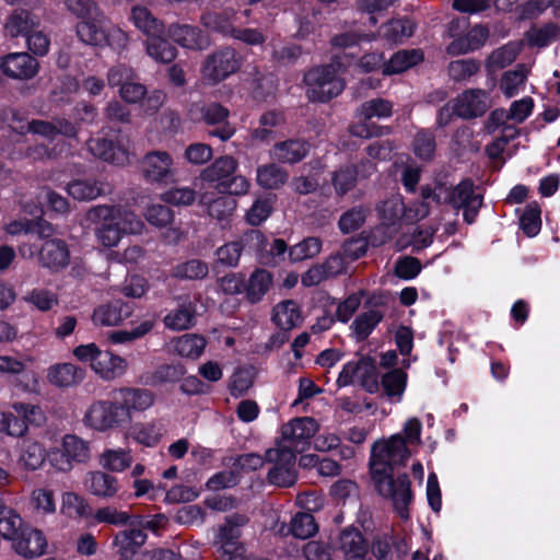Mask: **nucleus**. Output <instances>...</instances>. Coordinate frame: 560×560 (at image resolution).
Listing matches in <instances>:
<instances>
[{
	"instance_id": "obj_1",
	"label": "nucleus",
	"mask_w": 560,
	"mask_h": 560,
	"mask_svg": "<svg viewBox=\"0 0 560 560\" xmlns=\"http://www.w3.org/2000/svg\"><path fill=\"white\" fill-rule=\"evenodd\" d=\"M422 424L418 418L408 419L401 433L377 441L371 450V472L378 493L389 498L401 518H408L407 506L412 500L407 475L394 478L390 474L404 466L411 456V448L421 443Z\"/></svg>"
},
{
	"instance_id": "obj_2",
	"label": "nucleus",
	"mask_w": 560,
	"mask_h": 560,
	"mask_svg": "<svg viewBox=\"0 0 560 560\" xmlns=\"http://www.w3.org/2000/svg\"><path fill=\"white\" fill-rule=\"evenodd\" d=\"M86 220L98 225L94 233L104 247L116 246L126 234H141L145 226L133 211L106 205L92 207Z\"/></svg>"
},
{
	"instance_id": "obj_3",
	"label": "nucleus",
	"mask_w": 560,
	"mask_h": 560,
	"mask_svg": "<svg viewBox=\"0 0 560 560\" xmlns=\"http://www.w3.org/2000/svg\"><path fill=\"white\" fill-rule=\"evenodd\" d=\"M423 199L432 198L438 203H448L455 209H463L464 220L471 224L475 222L482 205V196L475 191L474 183L464 179L456 186H448L445 183H435L434 187H422Z\"/></svg>"
},
{
	"instance_id": "obj_4",
	"label": "nucleus",
	"mask_w": 560,
	"mask_h": 560,
	"mask_svg": "<svg viewBox=\"0 0 560 560\" xmlns=\"http://www.w3.org/2000/svg\"><path fill=\"white\" fill-rule=\"evenodd\" d=\"M72 353L80 362L88 363L91 370L106 382L122 377L129 368L125 358L108 350H101L94 342L80 345Z\"/></svg>"
},
{
	"instance_id": "obj_5",
	"label": "nucleus",
	"mask_w": 560,
	"mask_h": 560,
	"mask_svg": "<svg viewBox=\"0 0 560 560\" xmlns=\"http://www.w3.org/2000/svg\"><path fill=\"white\" fill-rule=\"evenodd\" d=\"M75 32L79 39L86 45H108L122 49L128 43V35L119 27L109 24L102 11L80 21L75 25Z\"/></svg>"
},
{
	"instance_id": "obj_6",
	"label": "nucleus",
	"mask_w": 560,
	"mask_h": 560,
	"mask_svg": "<svg viewBox=\"0 0 560 560\" xmlns=\"http://www.w3.org/2000/svg\"><path fill=\"white\" fill-rule=\"evenodd\" d=\"M341 63L332 62L311 69L304 75L306 95L313 102H327L338 96L345 89V82L339 77Z\"/></svg>"
},
{
	"instance_id": "obj_7",
	"label": "nucleus",
	"mask_w": 560,
	"mask_h": 560,
	"mask_svg": "<svg viewBox=\"0 0 560 560\" xmlns=\"http://www.w3.org/2000/svg\"><path fill=\"white\" fill-rule=\"evenodd\" d=\"M91 458L90 442L75 434H66L59 447L49 451V465L58 472H69L75 465Z\"/></svg>"
},
{
	"instance_id": "obj_8",
	"label": "nucleus",
	"mask_w": 560,
	"mask_h": 560,
	"mask_svg": "<svg viewBox=\"0 0 560 560\" xmlns=\"http://www.w3.org/2000/svg\"><path fill=\"white\" fill-rule=\"evenodd\" d=\"M318 430L319 425L314 418H294L281 427V436L275 448L296 456L308 447L311 439Z\"/></svg>"
},
{
	"instance_id": "obj_9",
	"label": "nucleus",
	"mask_w": 560,
	"mask_h": 560,
	"mask_svg": "<svg viewBox=\"0 0 560 560\" xmlns=\"http://www.w3.org/2000/svg\"><path fill=\"white\" fill-rule=\"evenodd\" d=\"M241 58L231 47H225L209 55L201 68L203 80L215 84L225 80L241 68Z\"/></svg>"
},
{
	"instance_id": "obj_10",
	"label": "nucleus",
	"mask_w": 560,
	"mask_h": 560,
	"mask_svg": "<svg viewBox=\"0 0 560 560\" xmlns=\"http://www.w3.org/2000/svg\"><path fill=\"white\" fill-rule=\"evenodd\" d=\"M82 421L85 427L100 433L112 431L124 424L114 399L94 400L85 409Z\"/></svg>"
},
{
	"instance_id": "obj_11",
	"label": "nucleus",
	"mask_w": 560,
	"mask_h": 560,
	"mask_svg": "<svg viewBox=\"0 0 560 560\" xmlns=\"http://www.w3.org/2000/svg\"><path fill=\"white\" fill-rule=\"evenodd\" d=\"M359 383L366 392L373 394L378 390L376 368L370 359H359L346 363L337 378L339 387Z\"/></svg>"
},
{
	"instance_id": "obj_12",
	"label": "nucleus",
	"mask_w": 560,
	"mask_h": 560,
	"mask_svg": "<svg viewBox=\"0 0 560 560\" xmlns=\"http://www.w3.org/2000/svg\"><path fill=\"white\" fill-rule=\"evenodd\" d=\"M12 119L10 126L20 133L32 132L46 139L54 140L58 135L73 138L77 136L75 126L66 119H54L52 121L33 119L22 125V119L18 114L11 110Z\"/></svg>"
},
{
	"instance_id": "obj_13",
	"label": "nucleus",
	"mask_w": 560,
	"mask_h": 560,
	"mask_svg": "<svg viewBox=\"0 0 560 560\" xmlns=\"http://www.w3.org/2000/svg\"><path fill=\"white\" fill-rule=\"evenodd\" d=\"M124 423L130 422L133 412L148 410L154 404L152 392L136 387H120L113 397Z\"/></svg>"
},
{
	"instance_id": "obj_14",
	"label": "nucleus",
	"mask_w": 560,
	"mask_h": 560,
	"mask_svg": "<svg viewBox=\"0 0 560 560\" xmlns=\"http://www.w3.org/2000/svg\"><path fill=\"white\" fill-rule=\"evenodd\" d=\"M492 106L489 92L481 89H468L453 101L455 115L464 119H471L485 115Z\"/></svg>"
},
{
	"instance_id": "obj_15",
	"label": "nucleus",
	"mask_w": 560,
	"mask_h": 560,
	"mask_svg": "<svg viewBox=\"0 0 560 560\" xmlns=\"http://www.w3.org/2000/svg\"><path fill=\"white\" fill-rule=\"evenodd\" d=\"M266 460L273 464L268 472V479L271 483L279 487H290L295 482L296 456L293 453L270 448L266 452Z\"/></svg>"
},
{
	"instance_id": "obj_16",
	"label": "nucleus",
	"mask_w": 560,
	"mask_h": 560,
	"mask_svg": "<svg viewBox=\"0 0 560 560\" xmlns=\"http://www.w3.org/2000/svg\"><path fill=\"white\" fill-rule=\"evenodd\" d=\"M335 547L342 553L343 560H371L368 556L369 544L357 527L343 528L335 540Z\"/></svg>"
},
{
	"instance_id": "obj_17",
	"label": "nucleus",
	"mask_w": 560,
	"mask_h": 560,
	"mask_svg": "<svg viewBox=\"0 0 560 560\" xmlns=\"http://www.w3.org/2000/svg\"><path fill=\"white\" fill-rule=\"evenodd\" d=\"M141 173L152 183L171 179L175 174L173 158L165 151L149 152L141 161Z\"/></svg>"
},
{
	"instance_id": "obj_18",
	"label": "nucleus",
	"mask_w": 560,
	"mask_h": 560,
	"mask_svg": "<svg viewBox=\"0 0 560 560\" xmlns=\"http://www.w3.org/2000/svg\"><path fill=\"white\" fill-rule=\"evenodd\" d=\"M2 73L11 79L30 80L39 70V62L27 52H11L0 59Z\"/></svg>"
},
{
	"instance_id": "obj_19",
	"label": "nucleus",
	"mask_w": 560,
	"mask_h": 560,
	"mask_svg": "<svg viewBox=\"0 0 560 560\" xmlns=\"http://www.w3.org/2000/svg\"><path fill=\"white\" fill-rule=\"evenodd\" d=\"M16 453V466L24 472L37 471L49 460V451L34 439H24L18 445Z\"/></svg>"
},
{
	"instance_id": "obj_20",
	"label": "nucleus",
	"mask_w": 560,
	"mask_h": 560,
	"mask_svg": "<svg viewBox=\"0 0 560 560\" xmlns=\"http://www.w3.org/2000/svg\"><path fill=\"white\" fill-rule=\"evenodd\" d=\"M38 262L52 272H58L70 262V253L67 244L58 238L45 241L38 252Z\"/></svg>"
},
{
	"instance_id": "obj_21",
	"label": "nucleus",
	"mask_w": 560,
	"mask_h": 560,
	"mask_svg": "<svg viewBox=\"0 0 560 560\" xmlns=\"http://www.w3.org/2000/svg\"><path fill=\"white\" fill-rule=\"evenodd\" d=\"M84 487L92 495L100 499H113L119 490L118 479L106 470L89 471L84 478Z\"/></svg>"
},
{
	"instance_id": "obj_22",
	"label": "nucleus",
	"mask_w": 560,
	"mask_h": 560,
	"mask_svg": "<svg viewBox=\"0 0 560 560\" xmlns=\"http://www.w3.org/2000/svg\"><path fill=\"white\" fill-rule=\"evenodd\" d=\"M133 307L124 301H114L96 307L92 315L94 325L108 327L118 326L131 316Z\"/></svg>"
},
{
	"instance_id": "obj_23",
	"label": "nucleus",
	"mask_w": 560,
	"mask_h": 560,
	"mask_svg": "<svg viewBox=\"0 0 560 560\" xmlns=\"http://www.w3.org/2000/svg\"><path fill=\"white\" fill-rule=\"evenodd\" d=\"M85 377L82 368L70 363H56L48 368L46 378L48 383L58 388H69L79 385Z\"/></svg>"
},
{
	"instance_id": "obj_24",
	"label": "nucleus",
	"mask_w": 560,
	"mask_h": 560,
	"mask_svg": "<svg viewBox=\"0 0 560 560\" xmlns=\"http://www.w3.org/2000/svg\"><path fill=\"white\" fill-rule=\"evenodd\" d=\"M168 36L184 48L202 50L209 46V39L201 31L187 24H172L167 30Z\"/></svg>"
},
{
	"instance_id": "obj_25",
	"label": "nucleus",
	"mask_w": 560,
	"mask_h": 560,
	"mask_svg": "<svg viewBox=\"0 0 560 560\" xmlns=\"http://www.w3.org/2000/svg\"><path fill=\"white\" fill-rule=\"evenodd\" d=\"M310 147L305 141L289 139L273 144L269 156L283 164H295L302 161L308 153Z\"/></svg>"
},
{
	"instance_id": "obj_26",
	"label": "nucleus",
	"mask_w": 560,
	"mask_h": 560,
	"mask_svg": "<svg viewBox=\"0 0 560 560\" xmlns=\"http://www.w3.org/2000/svg\"><path fill=\"white\" fill-rule=\"evenodd\" d=\"M489 37V30L482 25H475L464 36L455 38L447 47L446 52L451 56L465 55L482 47Z\"/></svg>"
},
{
	"instance_id": "obj_27",
	"label": "nucleus",
	"mask_w": 560,
	"mask_h": 560,
	"mask_svg": "<svg viewBox=\"0 0 560 560\" xmlns=\"http://www.w3.org/2000/svg\"><path fill=\"white\" fill-rule=\"evenodd\" d=\"M196 319V301L180 298L178 306L164 317V324L173 330H185L194 326Z\"/></svg>"
},
{
	"instance_id": "obj_28",
	"label": "nucleus",
	"mask_w": 560,
	"mask_h": 560,
	"mask_svg": "<svg viewBox=\"0 0 560 560\" xmlns=\"http://www.w3.org/2000/svg\"><path fill=\"white\" fill-rule=\"evenodd\" d=\"M109 185L95 178H78L67 185V192L79 201H89L108 192Z\"/></svg>"
},
{
	"instance_id": "obj_29",
	"label": "nucleus",
	"mask_w": 560,
	"mask_h": 560,
	"mask_svg": "<svg viewBox=\"0 0 560 560\" xmlns=\"http://www.w3.org/2000/svg\"><path fill=\"white\" fill-rule=\"evenodd\" d=\"M47 541L43 533L34 528H25L14 539L15 551L25 557L34 558L45 552Z\"/></svg>"
},
{
	"instance_id": "obj_30",
	"label": "nucleus",
	"mask_w": 560,
	"mask_h": 560,
	"mask_svg": "<svg viewBox=\"0 0 560 560\" xmlns=\"http://www.w3.org/2000/svg\"><path fill=\"white\" fill-rule=\"evenodd\" d=\"M238 532L229 526H221L215 539L219 546L218 552L222 560H243L245 555L244 546L237 540Z\"/></svg>"
},
{
	"instance_id": "obj_31",
	"label": "nucleus",
	"mask_w": 560,
	"mask_h": 560,
	"mask_svg": "<svg viewBox=\"0 0 560 560\" xmlns=\"http://www.w3.org/2000/svg\"><path fill=\"white\" fill-rule=\"evenodd\" d=\"M284 116L280 112H266L259 118V126L252 130L253 142L269 143L278 138V129L284 125Z\"/></svg>"
},
{
	"instance_id": "obj_32",
	"label": "nucleus",
	"mask_w": 560,
	"mask_h": 560,
	"mask_svg": "<svg viewBox=\"0 0 560 560\" xmlns=\"http://www.w3.org/2000/svg\"><path fill=\"white\" fill-rule=\"evenodd\" d=\"M39 27V20L26 10H14L5 20V34L12 38L27 37Z\"/></svg>"
},
{
	"instance_id": "obj_33",
	"label": "nucleus",
	"mask_w": 560,
	"mask_h": 560,
	"mask_svg": "<svg viewBox=\"0 0 560 560\" xmlns=\"http://www.w3.org/2000/svg\"><path fill=\"white\" fill-rule=\"evenodd\" d=\"M89 151L95 156L116 165L129 162L128 151L120 145H115L106 139L95 138L88 141Z\"/></svg>"
},
{
	"instance_id": "obj_34",
	"label": "nucleus",
	"mask_w": 560,
	"mask_h": 560,
	"mask_svg": "<svg viewBox=\"0 0 560 560\" xmlns=\"http://www.w3.org/2000/svg\"><path fill=\"white\" fill-rule=\"evenodd\" d=\"M147 534L139 528L118 532L113 539V545L120 558L131 559L137 550L145 542Z\"/></svg>"
},
{
	"instance_id": "obj_35",
	"label": "nucleus",
	"mask_w": 560,
	"mask_h": 560,
	"mask_svg": "<svg viewBox=\"0 0 560 560\" xmlns=\"http://www.w3.org/2000/svg\"><path fill=\"white\" fill-rule=\"evenodd\" d=\"M201 23L205 27L232 36L235 31L236 11L233 8H225L221 11H208L201 15Z\"/></svg>"
},
{
	"instance_id": "obj_36",
	"label": "nucleus",
	"mask_w": 560,
	"mask_h": 560,
	"mask_svg": "<svg viewBox=\"0 0 560 560\" xmlns=\"http://www.w3.org/2000/svg\"><path fill=\"white\" fill-rule=\"evenodd\" d=\"M237 161L232 156L217 159L210 166L206 167L201 177L203 180L215 183L218 189L236 172Z\"/></svg>"
},
{
	"instance_id": "obj_37",
	"label": "nucleus",
	"mask_w": 560,
	"mask_h": 560,
	"mask_svg": "<svg viewBox=\"0 0 560 560\" xmlns=\"http://www.w3.org/2000/svg\"><path fill=\"white\" fill-rule=\"evenodd\" d=\"M133 457L129 448H105L98 456L100 466L108 472H122L131 467Z\"/></svg>"
},
{
	"instance_id": "obj_38",
	"label": "nucleus",
	"mask_w": 560,
	"mask_h": 560,
	"mask_svg": "<svg viewBox=\"0 0 560 560\" xmlns=\"http://www.w3.org/2000/svg\"><path fill=\"white\" fill-rule=\"evenodd\" d=\"M423 60V52L420 49H402L395 52L390 59L383 65V74L393 75L401 73Z\"/></svg>"
},
{
	"instance_id": "obj_39",
	"label": "nucleus",
	"mask_w": 560,
	"mask_h": 560,
	"mask_svg": "<svg viewBox=\"0 0 560 560\" xmlns=\"http://www.w3.org/2000/svg\"><path fill=\"white\" fill-rule=\"evenodd\" d=\"M273 322L283 330H290L302 323L300 306L292 300L278 303L273 308Z\"/></svg>"
},
{
	"instance_id": "obj_40",
	"label": "nucleus",
	"mask_w": 560,
	"mask_h": 560,
	"mask_svg": "<svg viewBox=\"0 0 560 560\" xmlns=\"http://www.w3.org/2000/svg\"><path fill=\"white\" fill-rule=\"evenodd\" d=\"M289 179V173L276 163H268L257 167V184L265 189H278Z\"/></svg>"
},
{
	"instance_id": "obj_41",
	"label": "nucleus",
	"mask_w": 560,
	"mask_h": 560,
	"mask_svg": "<svg viewBox=\"0 0 560 560\" xmlns=\"http://www.w3.org/2000/svg\"><path fill=\"white\" fill-rule=\"evenodd\" d=\"M162 34H153L145 39L147 54L156 62H172L177 55V49Z\"/></svg>"
},
{
	"instance_id": "obj_42",
	"label": "nucleus",
	"mask_w": 560,
	"mask_h": 560,
	"mask_svg": "<svg viewBox=\"0 0 560 560\" xmlns=\"http://www.w3.org/2000/svg\"><path fill=\"white\" fill-rule=\"evenodd\" d=\"M317 529L318 527L313 515L300 512L292 517L290 527L285 530V525L282 524L279 533L283 535L291 533L296 538L306 539L313 536Z\"/></svg>"
},
{
	"instance_id": "obj_43",
	"label": "nucleus",
	"mask_w": 560,
	"mask_h": 560,
	"mask_svg": "<svg viewBox=\"0 0 560 560\" xmlns=\"http://www.w3.org/2000/svg\"><path fill=\"white\" fill-rule=\"evenodd\" d=\"M126 436L141 445L152 447L159 443L162 433L155 422H137L130 427Z\"/></svg>"
},
{
	"instance_id": "obj_44",
	"label": "nucleus",
	"mask_w": 560,
	"mask_h": 560,
	"mask_svg": "<svg viewBox=\"0 0 560 560\" xmlns=\"http://www.w3.org/2000/svg\"><path fill=\"white\" fill-rule=\"evenodd\" d=\"M23 529V520L20 514L4 503L0 506V536L14 540Z\"/></svg>"
},
{
	"instance_id": "obj_45",
	"label": "nucleus",
	"mask_w": 560,
	"mask_h": 560,
	"mask_svg": "<svg viewBox=\"0 0 560 560\" xmlns=\"http://www.w3.org/2000/svg\"><path fill=\"white\" fill-rule=\"evenodd\" d=\"M406 385L407 374L400 369L392 370L382 377V387L385 395L395 402L401 400Z\"/></svg>"
},
{
	"instance_id": "obj_46",
	"label": "nucleus",
	"mask_w": 560,
	"mask_h": 560,
	"mask_svg": "<svg viewBox=\"0 0 560 560\" xmlns=\"http://www.w3.org/2000/svg\"><path fill=\"white\" fill-rule=\"evenodd\" d=\"M207 341L200 335L186 334L174 340L175 351L185 358L197 359L206 348Z\"/></svg>"
},
{
	"instance_id": "obj_47",
	"label": "nucleus",
	"mask_w": 560,
	"mask_h": 560,
	"mask_svg": "<svg viewBox=\"0 0 560 560\" xmlns=\"http://www.w3.org/2000/svg\"><path fill=\"white\" fill-rule=\"evenodd\" d=\"M131 20L135 26L145 34L147 37L163 33V24L144 7L132 8Z\"/></svg>"
},
{
	"instance_id": "obj_48",
	"label": "nucleus",
	"mask_w": 560,
	"mask_h": 560,
	"mask_svg": "<svg viewBox=\"0 0 560 560\" xmlns=\"http://www.w3.org/2000/svg\"><path fill=\"white\" fill-rule=\"evenodd\" d=\"M436 229L432 226H418L410 236H401L396 242L398 249L411 246L415 250L423 249L433 242Z\"/></svg>"
},
{
	"instance_id": "obj_49",
	"label": "nucleus",
	"mask_w": 560,
	"mask_h": 560,
	"mask_svg": "<svg viewBox=\"0 0 560 560\" xmlns=\"http://www.w3.org/2000/svg\"><path fill=\"white\" fill-rule=\"evenodd\" d=\"M381 222L398 226L402 220L405 203L400 196H393L376 208Z\"/></svg>"
},
{
	"instance_id": "obj_50",
	"label": "nucleus",
	"mask_w": 560,
	"mask_h": 560,
	"mask_svg": "<svg viewBox=\"0 0 560 560\" xmlns=\"http://www.w3.org/2000/svg\"><path fill=\"white\" fill-rule=\"evenodd\" d=\"M209 273L208 264L200 259H189L177 264L172 269V277L183 280L203 279Z\"/></svg>"
},
{
	"instance_id": "obj_51",
	"label": "nucleus",
	"mask_w": 560,
	"mask_h": 560,
	"mask_svg": "<svg viewBox=\"0 0 560 560\" xmlns=\"http://www.w3.org/2000/svg\"><path fill=\"white\" fill-rule=\"evenodd\" d=\"M527 73V69L521 65L514 70L506 71L500 81L502 93L509 98L515 96L525 85Z\"/></svg>"
},
{
	"instance_id": "obj_52",
	"label": "nucleus",
	"mask_w": 560,
	"mask_h": 560,
	"mask_svg": "<svg viewBox=\"0 0 560 560\" xmlns=\"http://www.w3.org/2000/svg\"><path fill=\"white\" fill-rule=\"evenodd\" d=\"M413 34V25L408 20H393L381 27V36L388 43L397 44Z\"/></svg>"
},
{
	"instance_id": "obj_53",
	"label": "nucleus",
	"mask_w": 560,
	"mask_h": 560,
	"mask_svg": "<svg viewBox=\"0 0 560 560\" xmlns=\"http://www.w3.org/2000/svg\"><path fill=\"white\" fill-rule=\"evenodd\" d=\"M479 70L480 63L472 58L454 60L447 66L448 77L455 82L468 81Z\"/></svg>"
},
{
	"instance_id": "obj_54",
	"label": "nucleus",
	"mask_w": 560,
	"mask_h": 560,
	"mask_svg": "<svg viewBox=\"0 0 560 560\" xmlns=\"http://www.w3.org/2000/svg\"><path fill=\"white\" fill-rule=\"evenodd\" d=\"M520 47L515 43H509L493 50L487 59V67L490 70L502 69L511 65L517 57Z\"/></svg>"
},
{
	"instance_id": "obj_55",
	"label": "nucleus",
	"mask_w": 560,
	"mask_h": 560,
	"mask_svg": "<svg viewBox=\"0 0 560 560\" xmlns=\"http://www.w3.org/2000/svg\"><path fill=\"white\" fill-rule=\"evenodd\" d=\"M62 511L70 517H89L93 514L89 502L74 492L63 493Z\"/></svg>"
},
{
	"instance_id": "obj_56",
	"label": "nucleus",
	"mask_w": 560,
	"mask_h": 560,
	"mask_svg": "<svg viewBox=\"0 0 560 560\" xmlns=\"http://www.w3.org/2000/svg\"><path fill=\"white\" fill-rule=\"evenodd\" d=\"M322 241L318 237H306L289 249V257L292 261H302L318 255L322 250Z\"/></svg>"
},
{
	"instance_id": "obj_57",
	"label": "nucleus",
	"mask_w": 560,
	"mask_h": 560,
	"mask_svg": "<svg viewBox=\"0 0 560 560\" xmlns=\"http://www.w3.org/2000/svg\"><path fill=\"white\" fill-rule=\"evenodd\" d=\"M382 314L377 310H370L360 314L352 323L351 329L360 340L365 339L381 322Z\"/></svg>"
},
{
	"instance_id": "obj_58",
	"label": "nucleus",
	"mask_w": 560,
	"mask_h": 560,
	"mask_svg": "<svg viewBox=\"0 0 560 560\" xmlns=\"http://www.w3.org/2000/svg\"><path fill=\"white\" fill-rule=\"evenodd\" d=\"M272 277L269 271L257 269L249 278L247 294L253 302L259 301L260 298L269 290Z\"/></svg>"
},
{
	"instance_id": "obj_59",
	"label": "nucleus",
	"mask_w": 560,
	"mask_h": 560,
	"mask_svg": "<svg viewBox=\"0 0 560 560\" xmlns=\"http://www.w3.org/2000/svg\"><path fill=\"white\" fill-rule=\"evenodd\" d=\"M31 505L43 515L54 514L56 512V502L54 491L46 488L34 489L31 493Z\"/></svg>"
},
{
	"instance_id": "obj_60",
	"label": "nucleus",
	"mask_w": 560,
	"mask_h": 560,
	"mask_svg": "<svg viewBox=\"0 0 560 560\" xmlns=\"http://www.w3.org/2000/svg\"><path fill=\"white\" fill-rule=\"evenodd\" d=\"M358 171L354 166L340 167L332 174V185L336 194L343 196L357 184Z\"/></svg>"
},
{
	"instance_id": "obj_61",
	"label": "nucleus",
	"mask_w": 560,
	"mask_h": 560,
	"mask_svg": "<svg viewBox=\"0 0 560 560\" xmlns=\"http://www.w3.org/2000/svg\"><path fill=\"white\" fill-rule=\"evenodd\" d=\"M23 300L40 312L50 311L58 304L57 294L46 289H33L23 296Z\"/></svg>"
},
{
	"instance_id": "obj_62",
	"label": "nucleus",
	"mask_w": 560,
	"mask_h": 560,
	"mask_svg": "<svg viewBox=\"0 0 560 560\" xmlns=\"http://www.w3.org/2000/svg\"><path fill=\"white\" fill-rule=\"evenodd\" d=\"M369 210L364 207H354L346 211L339 219L338 226L343 234H349L360 229L365 222Z\"/></svg>"
},
{
	"instance_id": "obj_63",
	"label": "nucleus",
	"mask_w": 560,
	"mask_h": 560,
	"mask_svg": "<svg viewBox=\"0 0 560 560\" xmlns=\"http://www.w3.org/2000/svg\"><path fill=\"white\" fill-rule=\"evenodd\" d=\"M152 328L153 322L147 319L130 330L112 331L108 335V340L116 345L132 342L145 336L149 331H151Z\"/></svg>"
},
{
	"instance_id": "obj_64",
	"label": "nucleus",
	"mask_w": 560,
	"mask_h": 560,
	"mask_svg": "<svg viewBox=\"0 0 560 560\" xmlns=\"http://www.w3.org/2000/svg\"><path fill=\"white\" fill-rule=\"evenodd\" d=\"M236 208V201L228 196H222L208 203V213L219 222L228 221Z\"/></svg>"
}]
</instances>
